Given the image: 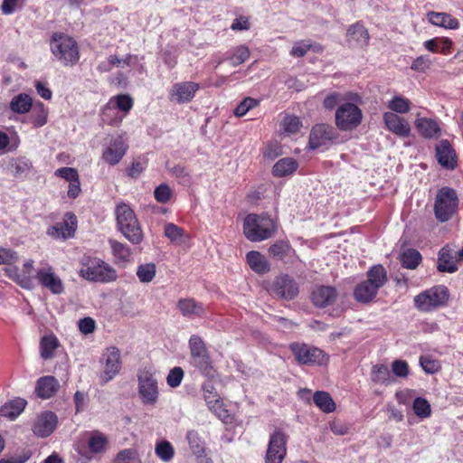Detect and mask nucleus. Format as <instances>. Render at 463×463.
Listing matches in <instances>:
<instances>
[{"label":"nucleus","mask_w":463,"mask_h":463,"mask_svg":"<svg viewBox=\"0 0 463 463\" xmlns=\"http://www.w3.org/2000/svg\"><path fill=\"white\" fill-rule=\"evenodd\" d=\"M420 364L422 370L427 373H435L440 369L439 363L429 355L420 357Z\"/></svg>","instance_id":"nucleus-56"},{"label":"nucleus","mask_w":463,"mask_h":463,"mask_svg":"<svg viewBox=\"0 0 463 463\" xmlns=\"http://www.w3.org/2000/svg\"><path fill=\"white\" fill-rule=\"evenodd\" d=\"M422 258L420 253L413 249H408L400 255L402 266L406 269H415L420 263Z\"/></svg>","instance_id":"nucleus-40"},{"label":"nucleus","mask_w":463,"mask_h":463,"mask_svg":"<svg viewBox=\"0 0 463 463\" xmlns=\"http://www.w3.org/2000/svg\"><path fill=\"white\" fill-rule=\"evenodd\" d=\"M288 435L276 429L269 436L265 455V463H282L287 456Z\"/></svg>","instance_id":"nucleus-12"},{"label":"nucleus","mask_w":463,"mask_h":463,"mask_svg":"<svg viewBox=\"0 0 463 463\" xmlns=\"http://www.w3.org/2000/svg\"><path fill=\"white\" fill-rule=\"evenodd\" d=\"M436 157L443 167L453 169L456 165V154L448 140H442L437 145Z\"/></svg>","instance_id":"nucleus-24"},{"label":"nucleus","mask_w":463,"mask_h":463,"mask_svg":"<svg viewBox=\"0 0 463 463\" xmlns=\"http://www.w3.org/2000/svg\"><path fill=\"white\" fill-rule=\"evenodd\" d=\"M107 443L106 436L99 431L92 432L88 442L90 451L94 453L105 451Z\"/></svg>","instance_id":"nucleus-45"},{"label":"nucleus","mask_w":463,"mask_h":463,"mask_svg":"<svg viewBox=\"0 0 463 463\" xmlns=\"http://www.w3.org/2000/svg\"><path fill=\"white\" fill-rule=\"evenodd\" d=\"M260 104V100L247 97L234 109V115L238 118L243 117L247 112Z\"/></svg>","instance_id":"nucleus-54"},{"label":"nucleus","mask_w":463,"mask_h":463,"mask_svg":"<svg viewBox=\"0 0 463 463\" xmlns=\"http://www.w3.org/2000/svg\"><path fill=\"white\" fill-rule=\"evenodd\" d=\"M183 378V369L181 367L176 366L170 370L166 377V383L170 387L176 388L181 384Z\"/></svg>","instance_id":"nucleus-60"},{"label":"nucleus","mask_w":463,"mask_h":463,"mask_svg":"<svg viewBox=\"0 0 463 463\" xmlns=\"http://www.w3.org/2000/svg\"><path fill=\"white\" fill-rule=\"evenodd\" d=\"M128 145L121 136L112 138L104 147L101 160L109 165H118L126 155Z\"/></svg>","instance_id":"nucleus-15"},{"label":"nucleus","mask_w":463,"mask_h":463,"mask_svg":"<svg viewBox=\"0 0 463 463\" xmlns=\"http://www.w3.org/2000/svg\"><path fill=\"white\" fill-rule=\"evenodd\" d=\"M54 175L56 176L61 177L67 182H72V180L78 179L79 174L75 168L72 167H61L58 168Z\"/></svg>","instance_id":"nucleus-64"},{"label":"nucleus","mask_w":463,"mask_h":463,"mask_svg":"<svg viewBox=\"0 0 463 463\" xmlns=\"http://www.w3.org/2000/svg\"><path fill=\"white\" fill-rule=\"evenodd\" d=\"M313 400L315 404L326 413L332 412L335 410V403L326 392H316Z\"/></svg>","instance_id":"nucleus-39"},{"label":"nucleus","mask_w":463,"mask_h":463,"mask_svg":"<svg viewBox=\"0 0 463 463\" xmlns=\"http://www.w3.org/2000/svg\"><path fill=\"white\" fill-rule=\"evenodd\" d=\"M133 99L128 94H119L110 99L109 103L103 109V120L108 121L109 124L114 121H121V118L114 117L110 118V113L114 112L115 109L122 111L124 114H128L133 108Z\"/></svg>","instance_id":"nucleus-17"},{"label":"nucleus","mask_w":463,"mask_h":463,"mask_svg":"<svg viewBox=\"0 0 463 463\" xmlns=\"http://www.w3.org/2000/svg\"><path fill=\"white\" fill-rule=\"evenodd\" d=\"M60 384L53 376H43L38 379L35 392L42 399H48L53 396L59 390Z\"/></svg>","instance_id":"nucleus-25"},{"label":"nucleus","mask_w":463,"mask_h":463,"mask_svg":"<svg viewBox=\"0 0 463 463\" xmlns=\"http://www.w3.org/2000/svg\"><path fill=\"white\" fill-rule=\"evenodd\" d=\"M35 278L43 288L48 289L53 295H61L65 291L62 279L50 265L38 269Z\"/></svg>","instance_id":"nucleus-14"},{"label":"nucleus","mask_w":463,"mask_h":463,"mask_svg":"<svg viewBox=\"0 0 463 463\" xmlns=\"http://www.w3.org/2000/svg\"><path fill=\"white\" fill-rule=\"evenodd\" d=\"M347 36L361 44H367L369 40V33L366 28L361 24L351 25L347 30Z\"/></svg>","instance_id":"nucleus-43"},{"label":"nucleus","mask_w":463,"mask_h":463,"mask_svg":"<svg viewBox=\"0 0 463 463\" xmlns=\"http://www.w3.org/2000/svg\"><path fill=\"white\" fill-rule=\"evenodd\" d=\"M282 128L288 134H296L302 127V122L299 118L293 115H287L282 121Z\"/></svg>","instance_id":"nucleus-52"},{"label":"nucleus","mask_w":463,"mask_h":463,"mask_svg":"<svg viewBox=\"0 0 463 463\" xmlns=\"http://www.w3.org/2000/svg\"><path fill=\"white\" fill-rule=\"evenodd\" d=\"M164 234L175 245L186 244L190 241L189 234L183 228L172 222L165 225Z\"/></svg>","instance_id":"nucleus-28"},{"label":"nucleus","mask_w":463,"mask_h":463,"mask_svg":"<svg viewBox=\"0 0 463 463\" xmlns=\"http://www.w3.org/2000/svg\"><path fill=\"white\" fill-rule=\"evenodd\" d=\"M272 292L282 298L293 299L298 294L296 281L288 275L277 277L271 286Z\"/></svg>","instance_id":"nucleus-19"},{"label":"nucleus","mask_w":463,"mask_h":463,"mask_svg":"<svg viewBox=\"0 0 463 463\" xmlns=\"http://www.w3.org/2000/svg\"><path fill=\"white\" fill-rule=\"evenodd\" d=\"M136 59L137 57L132 54H128L123 59L118 58L117 55H109L106 61L99 62L97 70L99 72H109L114 67L124 68L125 66H130L133 62V60Z\"/></svg>","instance_id":"nucleus-29"},{"label":"nucleus","mask_w":463,"mask_h":463,"mask_svg":"<svg viewBox=\"0 0 463 463\" xmlns=\"http://www.w3.org/2000/svg\"><path fill=\"white\" fill-rule=\"evenodd\" d=\"M291 251L292 248L286 241H278L269 249V254L279 260H284Z\"/></svg>","instance_id":"nucleus-47"},{"label":"nucleus","mask_w":463,"mask_h":463,"mask_svg":"<svg viewBox=\"0 0 463 463\" xmlns=\"http://www.w3.org/2000/svg\"><path fill=\"white\" fill-rule=\"evenodd\" d=\"M412 409L415 414L420 418H429L431 414L430 404L429 402L421 397L414 400Z\"/></svg>","instance_id":"nucleus-51"},{"label":"nucleus","mask_w":463,"mask_h":463,"mask_svg":"<svg viewBox=\"0 0 463 463\" xmlns=\"http://www.w3.org/2000/svg\"><path fill=\"white\" fill-rule=\"evenodd\" d=\"M188 347L191 365L204 376L213 378L216 375V370L202 337L197 335H192L188 341Z\"/></svg>","instance_id":"nucleus-5"},{"label":"nucleus","mask_w":463,"mask_h":463,"mask_svg":"<svg viewBox=\"0 0 463 463\" xmlns=\"http://www.w3.org/2000/svg\"><path fill=\"white\" fill-rule=\"evenodd\" d=\"M438 269L440 272L453 273L458 269L456 260L450 250L442 248L439 252Z\"/></svg>","instance_id":"nucleus-34"},{"label":"nucleus","mask_w":463,"mask_h":463,"mask_svg":"<svg viewBox=\"0 0 463 463\" xmlns=\"http://www.w3.org/2000/svg\"><path fill=\"white\" fill-rule=\"evenodd\" d=\"M458 203V195L455 190L449 187L439 189L434 205L437 219L442 222H447L455 213Z\"/></svg>","instance_id":"nucleus-10"},{"label":"nucleus","mask_w":463,"mask_h":463,"mask_svg":"<svg viewBox=\"0 0 463 463\" xmlns=\"http://www.w3.org/2000/svg\"><path fill=\"white\" fill-rule=\"evenodd\" d=\"M427 18L429 22L435 26L450 30H455L459 27V22L458 19L447 13L430 11L427 13Z\"/></svg>","instance_id":"nucleus-26"},{"label":"nucleus","mask_w":463,"mask_h":463,"mask_svg":"<svg viewBox=\"0 0 463 463\" xmlns=\"http://www.w3.org/2000/svg\"><path fill=\"white\" fill-rule=\"evenodd\" d=\"M32 107V98L25 93H21L14 96L10 102L11 110L19 114H24L28 112Z\"/></svg>","instance_id":"nucleus-38"},{"label":"nucleus","mask_w":463,"mask_h":463,"mask_svg":"<svg viewBox=\"0 0 463 463\" xmlns=\"http://www.w3.org/2000/svg\"><path fill=\"white\" fill-rule=\"evenodd\" d=\"M48 109L43 102H36L31 113V121L35 128L44 126L48 121Z\"/></svg>","instance_id":"nucleus-41"},{"label":"nucleus","mask_w":463,"mask_h":463,"mask_svg":"<svg viewBox=\"0 0 463 463\" xmlns=\"http://www.w3.org/2000/svg\"><path fill=\"white\" fill-rule=\"evenodd\" d=\"M371 380L376 384L383 385H390L395 382L389 367L383 364H377L372 366Z\"/></svg>","instance_id":"nucleus-31"},{"label":"nucleus","mask_w":463,"mask_h":463,"mask_svg":"<svg viewBox=\"0 0 463 463\" xmlns=\"http://www.w3.org/2000/svg\"><path fill=\"white\" fill-rule=\"evenodd\" d=\"M387 282L385 269L378 264L367 271V279L358 284L354 291V298L361 303L372 301L377 295L379 288Z\"/></svg>","instance_id":"nucleus-4"},{"label":"nucleus","mask_w":463,"mask_h":463,"mask_svg":"<svg viewBox=\"0 0 463 463\" xmlns=\"http://www.w3.org/2000/svg\"><path fill=\"white\" fill-rule=\"evenodd\" d=\"M250 50L245 45L237 46L226 53L225 59L231 62L233 67H236L250 58Z\"/></svg>","instance_id":"nucleus-37"},{"label":"nucleus","mask_w":463,"mask_h":463,"mask_svg":"<svg viewBox=\"0 0 463 463\" xmlns=\"http://www.w3.org/2000/svg\"><path fill=\"white\" fill-rule=\"evenodd\" d=\"M138 394L146 406H156L159 398L157 379L153 373L142 370L137 374Z\"/></svg>","instance_id":"nucleus-8"},{"label":"nucleus","mask_w":463,"mask_h":463,"mask_svg":"<svg viewBox=\"0 0 463 463\" xmlns=\"http://www.w3.org/2000/svg\"><path fill=\"white\" fill-rule=\"evenodd\" d=\"M277 225L268 214H248L243 222V233L250 241H261L272 237Z\"/></svg>","instance_id":"nucleus-3"},{"label":"nucleus","mask_w":463,"mask_h":463,"mask_svg":"<svg viewBox=\"0 0 463 463\" xmlns=\"http://www.w3.org/2000/svg\"><path fill=\"white\" fill-rule=\"evenodd\" d=\"M58 346L59 341L56 336L52 335L43 336L40 342L41 357L44 360L52 358Z\"/></svg>","instance_id":"nucleus-36"},{"label":"nucleus","mask_w":463,"mask_h":463,"mask_svg":"<svg viewBox=\"0 0 463 463\" xmlns=\"http://www.w3.org/2000/svg\"><path fill=\"white\" fill-rule=\"evenodd\" d=\"M298 168V162L291 157H285L279 160L273 165V175L278 177H283L292 175Z\"/></svg>","instance_id":"nucleus-35"},{"label":"nucleus","mask_w":463,"mask_h":463,"mask_svg":"<svg viewBox=\"0 0 463 463\" xmlns=\"http://www.w3.org/2000/svg\"><path fill=\"white\" fill-rule=\"evenodd\" d=\"M208 408L222 421H226L230 418L229 411L225 408L222 398L219 399L218 402H213Z\"/></svg>","instance_id":"nucleus-58"},{"label":"nucleus","mask_w":463,"mask_h":463,"mask_svg":"<svg viewBox=\"0 0 463 463\" xmlns=\"http://www.w3.org/2000/svg\"><path fill=\"white\" fill-rule=\"evenodd\" d=\"M362 110L354 104L346 102L335 111V124L341 130H352L362 121Z\"/></svg>","instance_id":"nucleus-13"},{"label":"nucleus","mask_w":463,"mask_h":463,"mask_svg":"<svg viewBox=\"0 0 463 463\" xmlns=\"http://www.w3.org/2000/svg\"><path fill=\"white\" fill-rule=\"evenodd\" d=\"M246 260L250 269L258 274L268 273L270 269L269 261L259 251H249L246 255Z\"/></svg>","instance_id":"nucleus-30"},{"label":"nucleus","mask_w":463,"mask_h":463,"mask_svg":"<svg viewBox=\"0 0 463 463\" xmlns=\"http://www.w3.org/2000/svg\"><path fill=\"white\" fill-rule=\"evenodd\" d=\"M156 273V264L150 262L139 265L136 274L141 283H149L155 279Z\"/></svg>","instance_id":"nucleus-44"},{"label":"nucleus","mask_w":463,"mask_h":463,"mask_svg":"<svg viewBox=\"0 0 463 463\" xmlns=\"http://www.w3.org/2000/svg\"><path fill=\"white\" fill-rule=\"evenodd\" d=\"M115 463H141V460L136 449H126L117 454Z\"/></svg>","instance_id":"nucleus-53"},{"label":"nucleus","mask_w":463,"mask_h":463,"mask_svg":"<svg viewBox=\"0 0 463 463\" xmlns=\"http://www.w3.org/2000/svg\"><path fill=\"white\" fill-rule=\"evenodd\" d=\"M78 274L80 278L98 283H109L117 279L116 269L103 260L84 255L80 260Z\"/></svg>","instance_id":"nucleus-1"},{"label":"nucleus","mask_w":463,"mask_h":463,"mask_svg":"<svg viewBox=\"0 0 463 463\" xmlns=\"http://www.w3.org/2000/svg\"><path fill=\"white\" fill-rule=\"evenodd\" d=\"M176 307L183 317L190 320L203 318L206 314L204 305L192 298H180Z\"/></svg>","instance_id":"nucleus-20"},{"label":"nucleus","mask_w":463,"mask_h":463,"mask_svg":"<svg viewBox=\"0 0 463 463\" xmlns=\"http://www.w3.org/2000/svg\"><path fill=\"white\" fill-rule=\"evenodd\" d=\"M203 398L207 406L213 404L214 402H218L221 399L220 395L216 392V389L210 383H206L203 385Z\"/></svg>","instance_id":"nucleus-63"},{"label":"nucleus","mask_w":463,"mask_h":463,"mask_svg":"<svg viewBox=\"0 0 463 463\" xmlns=\"http://www.w3.org/2000/svg\"><path fill=\"white\" fill-rule=\"evenodd\" d=\"M12 167L14 169L13 172H14V176L25 177L30 174V172L33 168V164L29 159H27L25 157H20V158H17L13 163Z\"/></svg>","instance_id":"nucleus-49"},{"label":"nucleus","mask_w":463,"mask_h":463,"mask_svg":"<svg viewBox=\"0 0 463 463\" xmlns=\"http://www.w3.org/2000/svg\"><path fill=\"white\" fill-rule=\"evenodd\" d=\"M109 245L112 250V254L115 258L116 264L125 265L130 261L132 252L129 247L116 240H109Z\"/></svg>","instance_id":"nucleus-32"},{"label":"nucleus","mask_w":463,"mask_h":463,"mask_svg":"<svg viewBox=\"0 0 463 463\" xmlns=\"http://www.w3.org/2000/svg\"><path fill=\"white\" fill-rule=\"evenodd\" d=\"M58 418L52 411H43L34 420L32 430L33 434L40 438L50 436L57 427Z\"/></svg>","instance_id":"nucleus-18"},{"label":"nucleus","mask_w":463,"mask_h":463,"mask_svg":"<svg viewBox=\"0 0 463 463\" xmlns=\"http://www.w3.org/2000/svg\"><path fill=\"white\" fill-rule=\"evenodd\" d=\"M118 231L133 244H139L144 234L132 208L125 203H118L114 211Z\"/></svg>","instance_id":"nucleus-2"},{"label":"nucleus","mask_w":463,"mask_h":463,"mask_svg":"<svg viewBox=\"0 0 463 463\" xmlns=\"http://www.w3.org/2000/svg\"><path fill=\"white\" fill-rule=\"evenodd\" d=\"M391 368V373L398 378H407L410 373L409 364L405 360L397 359L392 361Z\"/></svg>","instance_id":"nucleus-55"},{"label":"nucleus","mask_w":463,"mask_h":463,"mask_svg":"<svg viewBox=\"0 0 463 463\" xmlns=\"http://www.w3.org/2000/svg\"><path fill=\"white\" fill-rule=\"evenodd\" d=\"M26 403L22 398L10 400L0 407V416L14 420L24 411Z\"/></svg>","instance_id":"nucleus-27"},{"label":"nucleus","mask_w":463,"mask_h":463,"mask_svg":"<svg viewBox=\"0 0 463 463\" xmlns=\"http://www.w3.org/2000/svg\"><path fill=\"white\" fill-rule=\"evenodd\" d=\"M387 107L393 112L405 114L411 109V101L402 96H394L389 100Z\"/></svg>","instance_id":"nucleus-48"},{"label":"nucleus","mask_w":463,"mask_h":463,"mask_svg":"<svg viewBox=\"0 0 463 463\" xmlns=\"http://www.w3.org/2000/svg\"><path fill=\"white\" fill-rule=\"evenodd\" d=\"M156 455L164 462H169L175 456V449L168 440H160L155 446Z\"/></svg>","instance_id":"nucleus-42"},{"label":"nucleus","mask_w":463,"mask_h":463,"mask_svg":"<svg viewBox=\"0 0 463 463\" xmlns=\"http://www.w3.org/2000/svg\"><path fill=\"white\" fill-rule=\"evenodd\" d=\"M289 348L300 364L322 365L328 361V356L324 351L307 344L292 343Z\"/></svg>","instance_id":"nucleus-11"},{"label":"nucleus","mask_w":463,"mask_h":463,"mask_svg":"<svg viewBox=\"0 0 463 463\" xmlns=\"http://www.w3.org/2000/svg\"><path fill=\"white\" fill-rule=\"evenodd\" d=\"M335 137V131L331 126L318 124L313 127L309 136V146L316 149L326 146Z\"/></svg>","instance_id":"nucleus-21"},{"label":"nucleus","mask_w":463,"mask_h":463,"mask_svg":"<svg viewBox=\"0 0 463 463\" xmlns=\"http://www.w3.org/2000/svg\"><path fill=\"white\" fill-rule=\"evenodd\" d=\"M18 260V254L15 250L0 247V265H11Z\"/></svg>","instance_id":"nucleus-61"},{"label":"nucleus","mask_w":463,"mask_h":463,"mask_svg":"<svg viewBox=\"0 0 463 463\" xmlns=\"http://www.w3.org/2000/svg\"><path fill=\"white\" fill-rule=\"evenodd\" d=\"M61 226L62 239L72 237L77 228L76 217L73 213H68L65 215V220L59 222Z\"/></svg>","instance_id":"nucleus-50"},{"label":"nucleus","mask_w":463,"mask_h":463,"mask_svg":"<svg viewBox=\"0 0 463 463\" xmlns=\"http://www.w3.org/2000/svg\"><path fill=\"white\" fill-rule=\"evenodd\" d=\"M431 60L429 55L417 57L411 63V69L415 71L424 72L431 66Z\"/></svg>","instance_id":"nucleus-62"},{"label":"nucleus","mask_w":463,"mask_h":463,"mask_svg":"<svg viewBox=\"0 0 463 463\" xmlns=\"http://www.w3.org/2000/svg\"><path fill=\"white\" fill-rule=\"evenodd\" d=\"M50 48L53 56L64 66H73L80 60L76 41L62 33H54L52 35Z\"/></svg>","instance_id":"nucleus-6"},{"label":"nucleus","mask_w":463,"mask_h":463,"mask_svg":"<svg viewBox=\"0 0 463 463\" xmlns=\"http://www.w3.org/2000/svg\"><path fill=\"white\" fill-rule=\"evenodd\" d=\"M386 128L393 134L407 137L411 134L410 124L393 112H385L383 116Z\"/></svg>","instance_id":"nucleus-22"},{"label":"nucleus","mask_w":463,"mask_h":463,"mask_svg":"<svg viewBox=\"0 0 463 463\" xmlns=\"http://www.w3.org/2000/svg\"><path fill=\"white\" fill-rule=\"evenodd\" d=\"M100 373L99 375L102 385L113 380L122 367L120 351L116 346H109L104 350L100 357Z\"/></svg>","instance_id":"nucleus-7"},{"label":"nucleus","mask_w":463,"mask_h":463,"mask_svg":"<svg viewBox=\"0 0 463 463\" xmlns=\"http://www.w3.org/2000/svg\"><path fill=\"white\" fill-rule=\"evenodd\" d=\"M415 126L419 133L424 137L430 138L437 137L440 131L438 123L427 118H418L415 122Z\"/></svg>","instance_id":"nucleus-33"},{"label":"nucleus","mask_w":463,"mask_h":463,"mask_svg":"<svg viewBox=\"0 0 463 463\" xmlns=\"http://www.w3.org/2000/svg\"><path fill=\"white\" fill-rule=\"evenodd\" d=\"M172 189L166 184L158 185L154 191L155 199L160 203H167L172 196Z\"/></svg>","instance_id":"nucleus-57"},{"label":"nucleus","mask_w":463,"mask_h":463,"mask_svg":"<svg viewBox=\"0 0 463 463\" xmlns=\"http://www.w3.org/2000/svg\"><path fill=\"white\" fill-rule=\"evenodd\" d=\"M338 293L335 288L332 286H318L317 287L311 295L313 304L318 307H326L333 305Z\"/></svg>","instance_id":"nucleus-23"},{"label":"nucleus","mask_w":463,"mask_h":463,"mask_svg":"<svg viewBox=\"0 0 463 463\" xmlns=\"http://www.w3.org/2000/svg\"><path fill=\"white\" fill-rule=\"evenodd\" d=\"M449 298L448 289L444 286L433 287L414 298L415 307L422 312H430L446 303Z\"/></svg>","instance_id":"nucleus-9"},{"label":"nucleus","mask_w":463,"mask_h":463,"mask_svg":"<svg viewBox=\"0 0 463 463\" xmlns=\"http://www.w3.org/2000/svg\"><path fill=\"white\" fill-rule=\"evenodd\" d=\"M186 439L188 440L191 449L194 454H201L203 451V442L196 431H188Z\"/></svg>","instance_id":"nucleus-59"},{"label":"nucleus","mask_w":463,"mask_h":463,"mask_svg":"<svg viewBox=\"0 0 463 463\" xmlns=\"http://www.w3.org/2000/svg\"><path fill=\"white\" fill-rule=\"evenodd\" d=\"M5 272L7 276L15 283H17L21 288L25 289L33 288V284L32 277L19 274L18 269L16 267L5 269Z\"/></svg>","instance_id":"nucleus-46"},{"label":"nucleus","mask_w":463,"mask_h":463,"mask_svg":"<svg viewBox=\"0 0 463 463\" xmlns=\"http://www.w3.org/2000/svg\"><path fill=\"white\" fill-rule=\"evenodd\" d=\"M200 89V85L194 81H182L175 83L168 94L171 102L184 104L190 102Z\"/></svg>","instance_id":"nucleus-16"}]
</instances>
